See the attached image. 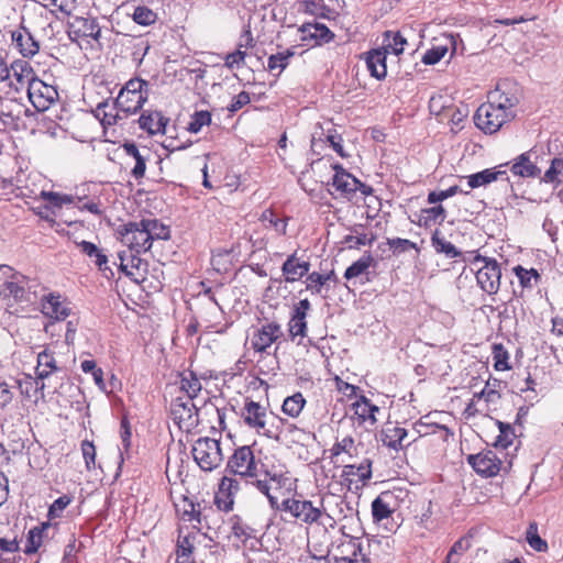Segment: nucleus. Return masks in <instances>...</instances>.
Listing matches in <instances>:
<instances>
[{"label":"nucleus","mask_w":563,"mask_h":563,"mask_svg":"<svg viewBox=\"0 0 563 563\" xmlns=\"http://www.w3.org/2000/svg\"><path fill=\"white\" fill-rule=\"evenodd\" d=\"M227 472L246 482L260 477L261 474L279 485L285 479L283 473L266 467L264 463L257 460L250 445H242L233 451L228 459Z\"/></svg>","instance_id":"1"},{"label":"nucleus","mask_w":563,"mask_h":563,"mask_svg":"<svg viewBox=\"0 0 563 563\" xmlns=\"http://www.w3.org/2000/svg\"><path fill=\"white\" fill-rule=\"evenodd\" d=\"M148 99V82L141 78H131L120 89L118 97L113 101L115 110L125 114L139 112Z\"/></svg>","instance_id":"2"},{"label":"nucleus","mask_w":563,"mask_h":563,"mask_svg":"<svg viewBox=\"0 0 563 563\" xmlns=\"http://www.w3.org/2000/svg\"><path fill=\"white\" fill-rule=\"evenodd\" d=\"M514 111H506L494 100L483 103L476 110L474 115L475 125L487 134L496 133L500 128L511 119H514Z\"/></svg>","instance_id":"3"},{"label":"nucleus","mask_w":563,"mask_h":563,"mask_svg":"<svg viewBox=\"0 0 563 563\" xmlns=\"http://www.w3.org/2000/svg\"><path fill=\"white\" fill-rule=\"evenodd\" d=\"M241 417L244 423L258 435L268 439L274 438L273 424L271 422L274 417L265 406L254 400L246 399L241 411Z\"/></svg>","instance_id":"4"},{"label":"nucleus","mask_w":563,"mask_h":563,"mask_svg":"<svg viewBox=\"0 0 563 563\" xmlns=\"http://www.w3.org/2000/svg\"><path fill=\"white\" fill-rule=\"evenodd\" d=\"M26 278L8 265H0V297L8 306L26 300Z\"/></svg>","instance_id":"5"},{"label":"nucleus","mask_w":563,"mask_h":563,"mask_svg":"<svg viewBox=\"0 0 563 563\" xmlns=\"http://www.w3.org/2000/svg\"><path fill=\"white\" fill-rule=\"evenodd\" d=\"M192 456L205 472L216 470L223 461L220 441L211 438H200L192 445Z\"/></svg>","instance_id":"6"},{"label":"nucleus","mask_w":563,"mask_h":563,"mask_svg":"<svg viewBox=\"0 0 563 563\" xmlns=\"http://www.w3.org/2000/svg\"><path fill=\"white\" fill-rule=\"evenodd\" d=\"M118 233L121 242L129 247L131 252L136 254L145 253L151 250L152 242L143 220L136 222L131 221L120 227Z\"/></svg>","instance_id":"7"},{"label":"nucleus","mask_w":563,"mask_h":563,"mask_svg":"<svg viewBox=\"0 0 563 563\" xmlns=\"http://www.w3.org/2000/svg\"><path fill=\"white\" fill-rule=\"evenodd\" d=\"M483 263L476 272V282L487 295H496L500 287L501 269L495 258L477 255L474 264Z\"/></svg>","instance_id":"8"},{"label":"nucleus","mask_w":563,"mask_h":563,"mask_svg":"<svg viewBox=\"0 0 563 563\" xmlns=\"http://www.w3.org/2000/svg\"><path fill=\"white\" fill-rule=\"evenodd\" d=\"M170 415L180 430L189 432L198 426V409L190 398L176 397L170 405Z\"/></svg>","instance_id":"9"},{"label":"nucleus","mask_w":563,"mask_h":563,"mask_svg":"<svg viewBox=\"0 0 563 563\" xmlns=\"http://www.w3.org/2000/svg\"><path fill=\"white\" fill-rule=\"evenodd\" d=\"M282 510L306 525L318 523L323 516V507L313 506L310 500L288 498L282 503Z\"/></svg>","instance_id":"10"},{"label":"nucleus","mask_w":563,"mask_h":563,"mask_svg":"<svg viewBox=\"0 0 563 563\" xmlns=\"http://www.w3.org/2000/svg\"><path fill=\"white\" fill-rule=\"evenodd\" d=\"M27 97L33 107L43 112L58 99V92L55 87L32 77L27 80Z\"/></svg>","instance_id":"11"},{"label":"nucleus","mask_w":563,"mask_h":563,"mask_svg":"<svg viewBox=\"0 0 563 563\" xmlns=\"http://www.w3.org/2000/svg\"><path fill=\"white\" fill-rule=\"evenodd\" d=\"M67 26L71 41L78 42L80 38L88 37L98 41L101 35V29L92 16L73 15L68 20Z\"/></svg>","instance_id":"12"},{"label":"nucleus","mask_w":563,"mask_h":563,"mask_svg":"<svg viewBox=\"0 0 563 563\" xmlns=\"http://www.w3.org/2000/svg\"><path fill=\"white\" fill-rule=\"evenodd\" d=\"M283 336L279 323L273 321L261 325L254 331L251 339V346L257 353H264Z\"/></svg>","instance_id":"13"},{"label":"nucleus","mask_w":563,"mask_h":563,"mask_svg":"<svg viewBox=\"0 0 563 563\" xmlns=\"http://www.w3.org/2000/svg\"><path fill=\"white\" fill-rule=\"evenodd\" d=\"M520 88L519 86L511 80H503L500 81L496 89L492 91L488 96V99L494 100L497 104H499L506 111H514V108L520 101Z\"/></svg>","instance_id":"14"},{"label":"nucleus","mask_w":563,"mask_h":563,"mask_svg":"<svg viewBox=\"0 0 563 563\" xmlns=\"http://www.w3.org/2000/svg\"><path fill=\"white\" fill-rule=\"evenodd\" d=\"M351 410L353 412L352 419L358 427H363L365 430H371L375 427L377 419L376 413L379 412V408L372 404L365 396H360L352 405Z\"/></svg>","instance_id":"15"},{"label":"nucleus","mask_w":563,"mask_h":563,"mask_svg":"<svg viewBox=\"0 0 563 563\" xmlns=\"http://www.w3.org/2000/svg\"><path fill=\"white\" fill-rule=\"evenodd\" d=\"M120 269L136 284H141L146 279L147 262L139 257L135 252H120Z\"/></svg>","instance_id":"16"},{"label":"nucleus","mask_w":563,"mask_h":563,"mask_svg":"<svg viewBox=\"0 0 563 563\" xmlns=\"http://www.w3.org/2000/svg\"><path fill=\"white\" fill-rule=\"evenodd\" d=\"M467 462L477 474L484 477L496 476L501 466L500 459H498L496 453L493 451L471 454L467 457Z\"/></svg>","instance_id":"17"},{"label":"nucleus","mask_w":563,"mask_h":563,"mask_svg":"<svg viewBox=\"0 0 563 563\" xmlns=\"http://www.w3.org/2000/svg\"><path fill=\"white\" fill-rule=\"evenodd\" d=\"M241 490V481L232 476H223L219 483L214 497L217 507L222 511H230L234 505V496Z\"/></svg>","instance_id":"18"},{"label":"nucleus","mask_w":563,"mask_h":563,"mask_svg":"<svg viewBox=\"0 0 563 563\" xmlns=\"http://www.w3.org/2000/svg\"><path fill=\"white\" fill-rule=\"evenodd\" d=\"M122 148L134 161L131 176L140 184L141 179L145 176L146 163L151 157V151L146 146L139 147L133 142H125Z\"/></svg>","instance_id":"19"},{"label":"nucleus","mask_w":563,"mask_h":563,"mask_svg":"<svg viewBox=\"0 0 563 563\" xmlns=\"http://www.w3.org/2000/svg\"><path fill=\"white\" fill-rule=\"evenodd\" d=\"M335 172L332 178V186L344 198L351 199L357 191L360 180L347 173L341 165H331Z\"/></svg>","instance_id":"20"},{"label":"nucleus","mask_w":563,"mask_h":563,"mask_svg":"<svg viewBox=\"0 0 563 563\" xmlns=\"http://www.w3.org/2000/svg\"><path fill=\"white\" fill-rule=\"evenodd\" d=\"M11 41L14 48L23 57L31 58L40 51L38 42L35 41L31 32L24 26L11 31Z\"/></svg>","instance_id":"21"},{"label":"nucleus","mask_w":563,"mask_h":563,"mask_svg":"<svg viewBox=\"0 0 563 563\" xmlns=\"http://www.w3.org/2000/svg\"><path fill=\"white\" fill-rule=\"evenodd\" d=\"M168 122L169 119L164 117L163 113L157 110L144 111L139 119L140 128L146 131L150 135H156L159 133L165 134Z\"/></svg>","instance_id":"22"},{"label":"nucleus","mask_w":563,"mask_h":563,"mask_svg":"<svg viewBox=\"0 0 563 563\" xmlns=\"http://www.w3.org/2000/svg\"><path fill=\"white\" fill-rule=\"evenodd\" d=\"M309 269L310 263L297 257L296 253L289 255L282 266V273L286 283H295L300 280L309 273Z\"/></svg>","instance_id":"23"},{"label":"nucleus","mask_w":563,"mask_h":563,"mask_svg":"<svg viewBox=\"0 0 563 563\" xmlns=\"http://www.w3.org/2000/svg\"><path fill=\"white\" fill-rule=\"evenodd\" d=\"M408 431L398 424L387 423L382 431V442L389 449L401 450L410 445L411 441L406 442Z\"/></svg>","instance_id":"24"},{"label":"nucleus","mask_w":563,"mask_h":563,"mask_svg":"<svg viewBox=\"0 0 563 563\" xmlns=\"http://www.w3.org/2000/svg\"><path fill=\"white\" fill-rule=\"evenodd\" d=\"M532 151L525 152L517 156L510 170L514 175L522 177V178H536L541 174V169L537 166V164L531 159Z\"/></svg>","instance_id":"25"},{"label":"nucleus","mask_w":563,"mask_h":563,"mask_svg":"<svg viewBox=\"0 0 563 563\" xmlns=\"http://www.w3.org/2000/svg\"><path fill=\"white\" fill-rule=\"evenodd\" d=\"M302 41H314L316 45L329 43L333 40L334 34L324 24L305 23L299 27Z\"/></svg>","instance_id":"26"},{"label":"nucleus","mask_w":563,"mask_h":563,"mask_svg":"<svg viewBox=\"0 0 563 563\" xmlns=\"http://www.w3.org/2000/svg\"><path fill=\"white\" fill-rule=\"evenodd\" d=\"M44 379H40L38 376L33 377L31 375H24L16 384L22 396L27 399H34L37 401L38 395L43 397V390L45 388Z\"/></svg>","instance_id":"27"},{"label":"nucleus","mask_w":563,"mask_h":563,"mask_svg":"<svg viewBox=\"0 0 563 563\" xmlns=\"http://www.w3.org/2000/svg\"><path fill=\"white\" fill-rule=\"evenodd\" d=\"M43 312L56 320H63L69 316V308L67 303L62 300L59 295H48L42 303Z\"/></svg>","instance_id":"28"},{"label":"nucleus","mask_w":563,"mask_h":563,"mask_svg":"<svg viewBox=\"0 0 563 563\" xmlns=\"http://www.w3.org/2000/svg\"><path fill=\"white\" fill-rule=\"evenodd\" d=\"M386 49H373L367 53L366 66L376 79H384L387 75Z\"/></svg>","instance_id":"29"},{"label":"nucleus","mask_w":563,"mask_h":563,"mask_svg":"<svg viewBox=\"0 0 563 563\" xmlns=\"http://www.w3.org/2000/svg\"><path fill=\"white\" fill-rule=\"evenodd\" d=\"M228 525L230 526L232 536L241 542H246L255 538L256 530L246 523L239 515L231 516L228 520Z\"/></svg>","instance_id":"30"},{"label":"nucleus","mask_w":563,"mask_h":563,"mask_svg":"<svg viewBox=\"0 0 563 563\" xmlns=\"http://www.w3.org/2000/svg\"><path fill=\"white\" fill-rule=\"evenodd\" d=\"M179 389L185 393L184 398L194 400L201 391L202 385L194 372L185 371L179 374Z\"/></svg>","instance_id":"31"},{"label":"nucleus","mask_w":563,"mask_h":563,"mask_svg":"<svg viewBox=\"0 0 563 563\" xmlns=\"http://www.w3.org/2000/svg\"><path fill=\"white\" fill-rule=\"evenodd\" d=\"M446 217L445 209L439 205L431 208L421 209L417 224L423 228H430L437 223L441 224Z\"/></svg>","instance_id":"32"},{"label":"nucleus","mask_w":563,"mask_h":563,"mask_svg":"<svg viewBox=\"0 0 563 563\" xmlns=\"http://www.w3.org/2000/svg\"><path fill=\"white\" fill-rule=\"evenodd\" d=\"M506 175L505 170H496L495 168H487L482 172L465 176L467 185L471 189L486 186L493 181H496L499 176Z\"/></svg>","instance_id":"33"},{"label":"nucleus","mask_w":563,"mask_h":563,"mask_svg":"<svg viewBox=\"0 0 563 563\" xmlns=\"http://www.w3.org/2000/svg\"><path fill=\"white\" fill-rule=\"evenodd\" d=\"M58 369L55 356L52 352L44 350L37 354L36 375L40 379L47 378Z\"/></svg>","instance_id":"34"},{"label":"nucleus","mask_w":563,"mask_h":563,"mask_svg":"<svg viewBox=\"0 0 563 563\" xmlns=\"http://www.w3.org/2000/svg\"><path fill=\"white\" fill-rule=\"evenodd\" d=\"M431 245L438 254H444L446 258H456L462 255L461 251L446 241L438 229L432 233Z\"/></svg>","instance_id":"35"},{"label":"nucleus","mask_w":563,"mask_h":563,"mask_svg":"<svg viewBox=\"0 0 563 563\" xmlns=\"http://www.w3.org/2000/svg\"><path fill=\"white\" fill-rule=\"evenodd\" d=\"M343 475L346 477H356L357 481L365 483L372 477V461L369 459H365L358 465H345L343 468Z\"/></svg>","instance_id":"36"},{"label":"nucleus","mask_w":563,"mask_h":563,"mask_svg":"<svg viewBox=\"0 0 563 563\" xmlns=\"http://www.w3.org/2000/svg\"><path fill=\"white\" fill-rule=\"evenodd\" d=\"M338 552L340 554L339 558L351 556L354 559H358L363 562H366V556L362 553V544L360 539L347 537L341 544L338 547Z\"/></svg>","instance_id":"37"},{"label":"nucleus","mask_w":563,"mask_h":563,"mask_svg":"<svg viewBox=\"0 0 563 563\" xmlns=\"http://www.w3.org/2000/svg\"><path fill=\"white\" fill-rule=\"evenodd\" d=\"M51 528L49 523H42L38 527H35L29 531L27 534V543L24 549V553L32 554L35 553L38 548L42 545L43 538L45 532Z\"/></svg>","instance_id":"38"},{"label":"nucleus","mask_w":563,"mask_h":563,"mask_svg":"<svg viewBox=\"0 0 563 563\" xmlns=\"http://www.w3.org/2000/svg\"><path fill=\"white\" fill-rule=\"evenodd\" d=\"M81 252L89 258H93L96 265L100 269H107L108 257L96 244L88 241H80L77 243Z\"/></svg>","instance_id":"39"},{"label":"nucleus","mask_w":563,"mask_h":563,"mask_svg":"<svg viewBox=\"0 0 563 563\" xmlns=\"http://www.w3.org/2000/svg\"><path fill=\"white\" fill-rule=\"evenodd\" d=\"M563 173V157H554L551 161L550 167L545 170L540 181L543 184H551L554 188L561 185L560 175Z\"/></svg>","instance_id":"40"},{"label":"nucleus","mask_w":563,"mask_h":563,"mask_svg":"<svg viewBox=\"0 0 563 563\" xmlns=\"http://www.w3.org/2000/svg\"><path fill=\"white\" fill-rule=\"evenodd\" d=\"M260 220L265 228L273 229L279 235H285L287 232V220L278 218L271 209L264 210Z\"/></svg>","instance_id":"41"},{"label":"nucleus","mask_w":563,"mask_h":563,"mask_svg":"<svg viewBox=\"0 0 563 563\" xmlns=\"http://www.w3.org/2000/svg\"><path fill=\"white\" fill-rule=\"evenodd\" d=\"M306 404L301 393H296L292 396L287 397L282 406L283 412L291 418H296L300 415Z\"/></svg>","instance_id":"42"},{"label":"nucleus","mask_w":563,"mask_h":563,"mask_svg":"<svg viewBox=\"0 0 563 563\" xmlns=\"http://www.w3.org/2000/svg\"><path fill=\"white\" fill-rule=\"evenodd\" d=\"M144 225L148 232L150 240L153 243L155 240L169 239V229L157 219H143Z\"/></svg>","instance_id":"43"},{"label":"nucleus","mask_w":563,"mask_h":563,"mask_svg":"<svg viewBox=\"0 0 563 563\" xmlns=\"http://www.w3.org/2000/svg\"><path fill=\"white\" fill-rule=\"evenodd\" d=\"M211 113L207 110L196 111L191 117L187 126L190 133H199L203 126L211 124Z\"/></svg>","instance_id":"44"},{"label":"nucleus","mask_w":563,"mask_h":563,"mask_svg":"<svg viewBox=\"0 0 563 563\" xmlns=\"http://www.w3.org/2000/svg\"><path fill=\"white\" fill-rule=\"evenodd\" d=\"M132 19L140 25L148 26L156 22L157 14L145 5H137L133 11Z\"/></svg>","instance_id":"45"},{"label":"nucleus","mask_w":563,"mask_h":563,"mask_svg":"<svg viewBox=\"0 0 563 563\" xmlns=\"http://www.w3.org/2000/svg\"><path fill=\"white\" fill-rule=\"evenodd\" d=\"M526 540L528 544L538 552H545L548 550V543L539 536L538 525L531 522L526 532Z\"/></svg>","instance_id":"46"},{"label":"nucleus","mask_w":563,"mask_h":563,"mask_svg":"<svg viewBox=\"0 0 563 563\" xmlns=\"http://www.w3.org/2000/svg\"><path fill=\"white\" fill-rule=\"evenodd\" d=\"M499 428V434L497 435L494 445L496 448L507 449L512 444L515 432L512 427L509 423H504L501 421L497 422Z\"/></svg>","instance_id":"47"},{"label":"nucleus","mask_w":563,"mask_h":563,"mask_svg":"<svg viewBox=\"0 0 563 563\" xmlns=\"http://www.w3.org/2000/svg\"><path fill=\"white\" fill-rule=\"evenodd\" d=\"M499 386L500 382L498 379L488 380L482 391L474 394V399L484 398L486 402L496 404L500 399V394L497 390Z\"/></svg>","instance_id":"48"},{"label":"nucleus","mask_w":563,"mask_h":563,"mask_svg":"<svg viewBox=\"0 0 563 563\" xmlns=\"http://www.w3.org/2000/svg\"><path fill=\"white\" fill-rule=\"evenodd\" d=\"M328 280L329 277H323L322 274L317 272L307 274V278L305 280L306 290L310 291L312 295H321Z\"/></svg>","instance_id":"49"},{"label":"nucleus","mask_w":563,"mask_h":563,"mask_svg":"<svg viewBox=\"0 0 563 563\" xmlns=\"http://www.w3.org/2000/svg\"><path fill=\"white\" fill-rule=\"evenodd\" d=\"M373 258L371 255L361 257L346 268L344 277L346 279L358 277L371 266Z\"/></svg>","instance_id":"50"},{"label":"nucleus","mask_w":563,"mask_h":563,"mask_svg":"<svg viewBox=\"0 0 563 563\" xmlns=\"http://www.w3.org/2000/svg\"><path fill=\"white\" fill-rule=\"evenodd\" d=\"M292 55L294 53L289 49L271 55L267 63L268 70L274 71L277 69L280 73L287 67L288 60Z\"/></svg>","instance_id":"51"},{"label":"nucleus","mask_w":563,"mask_h":563,"mask_svg":"<svg viewBox=\"0 0 563 563\" xmlns=\"http://www.w3.org/2000/svg\"><path fill=\"white\" fill-rule=\"evenodd\" d=\"M372 515L375 521L387 519L391 515L389 504L383 496H378L372 503Z\"/></svg>","instance_id":"52"},{"label":"nucleus","mask_w":563,"mask_h":563,"mask_svg":"<svg viewBox=\"0 0 563 563\" xmlns=\"http://www.w3.org/2000/svg\"><path fill=\"white\" fill-rule=\"evenodd\" d=\"M494 367L496 371H507L510 368L508 364L509 353L503 344H494L493 346Z\"/></svg>","instance_id":"53"},{"label":"nucleus","mask_w":563,"mask_h":563,"mask_svg":"<svg viewBox=\"0 0 563 563\" xmlns=\"http://www.w3.org/2000/svg\"><path fill=\"white\" fill-rule=\"evenodd\" d=\"M108 106L107 102H101L97 107V117L100 118L101 124L103 126H111L118 123L119 120L122 119L120 115L119 110H115V112H107L103 109Z\"/></svg>","instance_id":"54"},{"label":"nucleus","mask_w":563,"mask_h":563,"mask_svg":"<svg viewBox=\"0 0 563 563\" xmlns=\"http://www.w3.org/2000/svg\"><path fill=\"white\" fill-rule=\"evenodd\" d=\"M446 53H448L446 44L435 45L424 53V55L422 57V62L426 65H434L438 62H440L445 56Z\"/></svg>","instance_id":"55"},{"label":"nucleus","mask_w":563,"mask_h":563,"mask_svg":"<svg viewBox=\"0 0 563 563\" xmlns=\"http://www.w3.org/2000/svg\"><path fill=\"white\" fill-rule=\"evenodd\" d=\"M387 244L389 245L390 250H393L394 254L405 253L409 250L418 251L417 244L407 239H388Z\"/></svg>","instance_id":"56"},{"label":"nucleus","mask_w":563,"mask_h":563,"mask_svg":"<svg viewBox=\"0 0 563 563\" xmlns=\"http://www.w3.org/2000/svg\"><path fill=\"white\" fill-rule=\"evenodd\" d=\"M288 332L292 340L297 336L305 338L307 335V320L290 318L288 322Z\"/></svg>","instance_id":"57"},{"label":"nucleus","mask_w":563,"mask_h":563,"mask_svg":"<svg viewBox=\"0 0 563 563\" xmlns=\"http://www.w3.org/2000/svg\"><path fill=\"white\" fill-rule=\"evenodd\" d=\"M81 452L85 459L87 470H91L95 467L96 461V448L92 442L85 440L81 443Z\"/></svg>","instance_id":"58"},{"label":"nucleus","mask_w":563,"mask_h":563,"mask_svg":"<svg viewBox=\"0 0 563 563\" xmlns=\"http://www.w3.org/2000/svg\"><path fill=\"white\" fill-rule=\"evenodd\" d=\"M415 431L418 434V437L427 435L429 433H435L437 431L445 432V434H449V429L444 426L439 424H429L422 421H419L415 424Z\"/></svg>","instance_id":"59"},{"label":"nucleus","mask_w":563,"mask_h":563,"mask_svg":"<svg viewBox=\"0 0 563 563\" xmlns=\"http://www.w3.org/2000/svg\"><path fill=\"white\" fill-rule=\"evenodd\" d=\"M71 503V498L67 495L58 497L48 509V517L51 519L59 517L63 510Z\"/></svg>","instance_id":"60"},{"label":"nucleus","mask_w":563,"mask_h":563,"mask_svg":"<svg viewBox=\"0 0 563 563\" xmlns=\"http://www.w3.org/2000/svg\"><path fill=\"white\" fill-rule=\"evenodd\" d=\"M354 448V439L350 435L343 438L341 441H336L331 448V453L333 456H338L341 453L351 454L352 449Z\"/></svg>","instance_id":"61"},{"label":"nucleus","mask_w":563,"mask_h":563,"mask_svg":"<svg viewBox=\"0 0 563 563\" xmlns=\"http://www.w3.org/2000/svg\"><path fill=\"white\" fill-rule=\"evenodd\" d=\"M41 197L44 200L49 201L52 205H54L56 207H62L63 205L70 203L73 201V198L70 196L60 195V194L54 192V191H45V190H43L41 192Z\"/></svg>","instance_id":"62"},{"label":"nucleus","mask_w":563,"mask_h":563,"mask_svg":"<svg viewBox=\"0 0 563 563\" xmlns=\"http://www.w3.org/2000/svg\"><path fill=\"white\" fill-rule=\"evenodd\" d=\"M459 191H460V188L457 186H451L450 188H448L445 190H441L439 192L431 191L428 195V202L431 205H434L437 202L443 201V200L454 196Z\"/></svg>","instance_id":"63"},{"label":"nucleus","mask_w":563,"mask_h":563,"mask_svg":"<svg viewBox=\"0 0 563 563\" xmlns=\"http://www.w3.org/2000/svg\"><path fill=\"white\" fill-rule=\"evenodd\" d=\"M250 102H251V97H250L249 92L241 91L239 95H236L232 99L230 106L228 107V110L230 112H236L238 110H240L244 106L249 104Z\"/></svg>","instance_id":"64"}]
</instances>
